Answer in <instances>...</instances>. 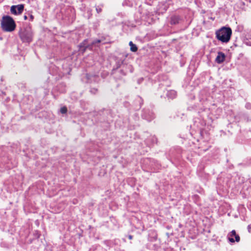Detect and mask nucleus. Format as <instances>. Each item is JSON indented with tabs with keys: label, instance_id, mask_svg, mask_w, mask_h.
Instances as JSON below:
<instances>
[{
	"label": "nucleus",
	"instance_id": "obj_12",
	"mask_svg": "<svg viewBox=\"0 0 251 251\" xmlns=\"http://www.w3.org/2000/svg\"><path fill=\"white\" fill-rule=\"evenodd\" d=\"M24 19H25V20H26V19H27V17H26V16H25L24 17Z\"/></svg>",
	"mask_w": 251,
	"mask_h": 251
},
{
	"label": "nucleus",
	"instance_id": "obj_2",
	"mask_svg": "<svg viewBox=\"0 0 251 251\" xmlns=\"http://www.w3.org/2000/svg\"><path fill=\"white\" fill-rule=\"evenodd\" d=\"M1 25L2 29L7 32L13 31L16 27V25L13 19L9 16H5L2 17Z\"/></svg>",
	"mask_w": 251,
	"mask_h": 251
},
{
	"label": "nucleus",
	"instance_id": "obj_10",
	"mask_svg": "<svg viewBox=\"0 0 251 251\" xmlns=\"http://www.w3.org/2000/svg\"><path fill=\"white\" fill-rule=\"evenodd\" d=\"M248 229L250 232H251V224L248 226Z\"/></svg>",
	"mask_w": 251,
	"mask_h": 251
},
{
	"label": "nucleus",
	"instance_id": "obj_8",
	"mask_svg": "<svg viewBox=\"0 0 251 251\" xmlns=\"http://www.w3.org/2000/svg\"><path fill=\"white\" fill-rule=\"evenodd\" d=\"M129 45L130 47V50L132 51L135 52L137 50V48L136 46L132 42L130 41L129 43Z\"/></svg>",
	"mask_w": 251,
	"mask_h": 251
},
{
	"label": "nucleus",
	"instance_id": "obj_9",
	"mask_svg": "<svg viewBox=\"0 0 251 251\" xmlns=\"http://www.w3.org/2000/svg\"><path fill=\"white\" fill-rule=\"evenodd\" d=\"M67 108L66 107H62L61 109H60V112L62 113V114H65L67 112Z\"/></svg>",
	"mask_w": 251,
	"mask_h": 251
},
{
	"label": "nucleus",
	"instance_id": "obj_5",
	"mask_svg": "<svg viewBox=\"0 0 251 251\" xmlns=\"http://www.w3.org/2000/svg\"><path fill=\"white\" fill-rule=\"evenodd\" d=\"M24 7L23 4L13 5L11 7L10 11L12 13L15 15L20 14L23 12Z\"/></svg>",
	"mask_w": 251,
	"mask_h": 251
},
{
	"label": "nucleus",
	"instance_id": "obj_4",
	"mask_svg": "<svg viewBox=\"0 0 251 251\" xmlns=\"http://www.w3.org/2000/svg\"><path fill=\"white\" fill-rule=\"evenodd\" d=\"M227 238L229 242L233 243L235 241L239 242L240 241V237L238 235L236 234V231L234 230H232L227 235Z\"/></svg>",
	"mask_w": 251,
	"mask_h": 251
},
{
	"label": "nucleus",
	"instance_id": "obj_7",
	"mask_svg": "<svg viewBox=\"0 0 251 251\" xmlns=\"http://www.w3.org/2000/svg\"><path fill=\"white\" fill-rule=\"evenodd\" d=\"M246 43L251 46V31L246 35Z\"/></svg>",
	"mask_w": 251,
	"mask_h": 251
},
{
	"label": "nucleus",
	"instance_id": "obj_11",
	"mask_svg": "<svg viewBox=\"0 0 251 251\" xmlns=\"http://www.w3.org/2000/svg\"><path fill=\"white\" fill-rule=\"evenodd\" d=\"M128 238H129V239H132V236L131 235H129V236H128Z\"/></svg>",
	"mask_w": 251,
	"mask_h": 251
},
{
	"label": "nucleus",
	"instance_id": "obj_1",
	"mask_svg": "<svg viewBox=\"0 0 251 251\" xmlns=\"http://www.w3.org/2000/svg\"><path fill=\"white\" fill-rule=\"evenodd\" d=\"M232 30L230 27L223 26L215 32L217 40L223 43H228L231 38Z\"/></svg>",
	"mask_w": 251,
	"mask_h": 251
},
{
	"label": "nucleus",
	"instance_id": "obj_13",
	"mask_svg": "<svg viewBox=\"0 0 251 251\" xmlns=\"http://www.w3.org/2000/svg\"><path fill=\"white\" fill-rule=\"evenodd\" d=\"M171 93H173V94H175V92L174 91H172L171 92Z\"/></svg>",
	"mask_w": 251,
	"mask_h": 251
},
{
	"label": "nucleus",
	"instance_id": "obj_14",
	"mask_svg": "<svg viewBox=\"0 0 251 251\" xmlns=\"http://www.w3.org/2000/svg\"><path fill=\"white\" fill-rule=\"evenodd\" d=\"M100 42V40H97V43H99Z\"/></svg>",
	"mask_w": 251,
	"mask_h": 251
},
{
	"label": "nucleus",
	"instance_id": "obj_6",
	"mask_svg": "<svg viewBox=\"0 0 251 251\" xmlns=\"http://www.w3.org/2000/svg\"><path fill=\"white\" fill-rule=\"evenodd\" d=\"M225 57V55L224 53L222 52H219L215 60L218 63H221L224 61Z\"/></svg>",
	"mask_w": 251,
	"mask_h": 251
},
{
	"label": "nucleus",
	"instance_id": "obj_3",
	"mask_svg": "<svg viewBox=\"0 0 251 251\" xmlns=\"http://www.w3.org/2000/svg\"><path fill=\"white\" fill-rule=\"evenodd\" d=\"M20 38L23 42L29 43L32 39V32L30 30H25L20 33Z\"/></svg>",
	"mask_w": 251,
	"mask_h": 251
}]
</instances>
